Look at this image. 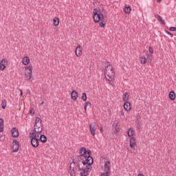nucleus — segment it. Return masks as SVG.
Returning <instances> with one entry per match:
<instances>
[{"label": "nucleus", "mask_w": 176, "mask_h": 176, "mask_svg": "<svg viewBox=\"0 0 176 176\" xmlns=\"http://www.w3.org/2000/svg\"><path fill=\"white\" fill-rule=\"evenodd\" d=\"M168 97L171 101H174V100H175V92L174 91H170Z\"/></svg>", "instance_id": "19"}, {"label": "nucleus", "mask_w": 176, "mask_h": 176, "mask_svg": "<svg viewBox=\"0 0 176 176\" xmlns=\"http://www.w3.org/2000/svg\"><path fill=\"white\" fill-rule=\"evenodd\" d=\"M155 17L158 21H160V23H161V24H162L163 25H166V21H164V20L163 19V18H162V16H160V15L155 14Z\"/></svg>", "instance_id": "15"}, {"label": "nucleus", "mask_w": 176, "mask_h": 176, "mask_svg": "<svg viewBox=\"0 0 176 176\" xmlns=\"http://www.w3.org/2000/svg\"><path fill=\"white\" fill-rule=\"evenodd\" d=\"M43 126H37V129H36V134H41L42 133V130H43Z\"/></svg>", "instance_id": "33"}, {"label": "nucleus", "mask_w": 176, "mask_h": 176, "mask_svg": "<svg viewBox=\"0 0 176 176\" xmlns=\"http://www.w3.org/2000/svg\"><path fill=\"white\" fill-rule=\"evenodd\" d=\"M97 11H98V13L100 14H103V16L104 14H105V10L104 9V7L102 6H100L98 7V9H97Z\"/></svg>", "instance_id": "21"}, {"label": "nucleus", "mask_w": 176, "mask_h": 176, "mask_svg": "<svg viewBox=\"0 0 176 176\" xmlns=\"http://www.w3.org/2000/svg\"><path fill=\"white\" fill-rule=\"evenodd\" d=\"M72 166H71V165H70V169H72Z\"/></svg>", "instance_id": "57"}, {"label": "nucleus", "mask_w": 176, "mask_h": 176, "mask_svg": "<svg viewBox=\"0 0 176 176\" xmlns=\"http://www.w3.org/2000/svg\"><path fill=\"white\" fill-rule=\"evenodd\" d=\"M93 19L94 23H98L99 21H102L104 19H105V16H104V14H99L98 11L97 10V8L94 9L93 10Z\"/></svg>", "instance_id": "3"}, {"label": "nucleus", "mask_w": 176, "mask_h": 176, "mask_svg": "<svg viewBox=\"0 0 176 176\" xmlns=\"http://www.w3.org/2000/svg\"><path fill=\"white\" fill-rule=\"evenodd\" d=\"M25 69H28V71H29L28 72L32 73V65H29L28 66H26Z\"/></svg>", "instance_id": "34"}, {"label": "nucleus", "mask_w": 176, "mask_h": 176, "mask_svg": "<svg viewBox=\"0 0 176 176\" xmlns=\"http://www.w3.org/2000/svg\"><path fill=\"white\" fill-rule=\"evenodd\" d=\"M78 168H79L80 171H81L80 173V176H89V172H88L87 170L82 169V168H80V166H79Z\"/></svg>", "instance_id": "14"}, {"label": "nucleus", "mask_w": 176, "mask_h": 176, "mask_svg": "<svg viewBox=\"0 0 176 176\" xmlns=\"http://www.w3.org/2000/svg\"><path fill=\"white\" fill-rule=\"evenodd\" d=\"M28 93H31V91H30V89L28 90Z\"/></svg>", "instance_id": "55"}, {"label": "nucleus", "mask_w": 176, "mask_h": 176, "mask_svg": "<svg viewBox=\"0 0 176 176\" xmlns=\"http://www.w3.org/2000/svg\"><path fill=\"white\" fill-rule=\"evenodd\" d=\"M32 76V73L28 72L25 73V78L28 80H30Z\"/></svg>", "instance_id": "25"}, {"label": "nucleus", "mask_w": 176, "mask_h": 176, "mask_svg": "<svg viewBox=\"0 0 176 176\" xmlns=\"http://www.w3.org/2000/svg\"><path fill=\"white\" fill-rule=\"evenodd\" d=\"M166 33L168 35H170V38H173V37L174 36V35H173L171 32H168V31H167V30H166Z\"/></svg>", "instance_id": "40"}, {"label": "nucleus", "mask_w": 176, "mask_h": 176, "mask_svg": "<svg viewBox=\"0 0 176 176\" xmlns=\"http://www.w3.org/2000/svg\"><path fill=\"white\" fill-rule=\"evenodd\" d=\"M84 109H85V112L87 111V106H85V104L84 106Z\"/></svg>", "instance_id": "47"}, {"label": "nucleus", "mask_w": 176, "mask_h": 176, "mask_svg": "<svg viewBox=\"0 0 176 176\" xmlns=\"http://www.w3.org/2000/svg\"><path fill=\"white\" fill-rule=\"evenodd\" d=\"M30 140H36V133H35V132H32L30 133Z\"/></svg>", "instance_id": "28"}, {"label": "nucleus", "mask_w": 176, "mask_h": 176, "mask_svg": "<svg viewBox=\"0 0 176 176\" xmlns=\"http://www.w3.org/2000/svg\"><path fill=\"white\" fill-rule=\"evenodd\" d=\"M148 52L151 54H153V48L152 47H149Z\"/></svg>", "instance_id": "38"}, {"label": "nucleus", "mask_w": 176, "mask_h": 176, "mask_svg": "<svg viewBox=\"0 0 176 176\" xmlns=\"http://www.w3.org/2000/svg\"><path fill=\"white\" fill-rule=\"evenodd\" d=\"M107 23L105 22V21L103 19L102 21H100L99 25L100 27H101V28H105V25H106Z\"/></svg>", "instance_id": "29"}, {"label": "nucleus", "mask_w": 176, "mask_h": 176, "mask_svg": "<svg viewBox=\"0 0 176 176\" xmlns=\"http://www.w3.org/2000/svg\"><path fill=\"white\" fill-rule=\"evenodd\" d=\"M12 152H18L19 149L20 148V144L19 143V141L16 140H12Z\"/></svg>", "instance_id": "5"}, {"label": "nucleus", "mask_w": 176, "mask_h": 176, "mask_svg": "<svg viewBox=\"0 0 176 176\" xmlns=\"http://www.w3.org/2000/svg\"><path fill=\"white\" fill-rule=\"evenodd\" d=\"M94 162H93V161H92V162H91V163L87 164V165H86L85 167V166H82L81 168L85 169V170H87V171H88L89 173H90V171H91V168H92L91 166H93V164H94Z\"/></svg>", "instance_id": "13"}, {"label": "nucleus", "mask_w": 176, "mask_h": 176, "mask_svg": "<svg viewBox=\"0 0 176 176\" xmlns=\"http://www.w3.org/2000/svg\"><path fill=\"white\" fill-rule=\"evenodd\" d=\"M138 122H140L141 120V116H137V118H136Z\"/></svg>", "instance_id": "43"}, {"label": "nucleus", "mask_w": 176, "mask_h": 176, "mask_svg": "<svg viewBox=\"0 0 176 176\" xmlns=\"http://www.w3.org/2000/svg\"><path fill=\"white\" fill-rule=\"evenodd\" d=\"M138 176H145V175H144L142 174V173H139V174L138 175Z\"/></svg>", "instance_id": "48"}, {"label": "nucleus", "mask_w": 176, "mask_h": 176, "mask_svg": "<svg viewBox=\"0 0 176 176\" xmlns=\"http://www.w3.org/2000/svg\"><path fill=\"white\" fill-rule=\"evenodd\" d=\"M100 133L102 134V133H104V129H102V126L100 127Z\"/></svg>", "instance_id": "44"}, {"label": "nucleus", "mask_w": 176, "mask_h": 176, "mask_svg": "<svg viewBox=\"0 0 176 176\" xmlns=\"http://www.w3.org/2000/svg\"><path fill=\"white\" fill-rule=\"evenodd\" d=\"M31 144L34 148H38L39 146V139L38 138H36L35 140L31 139Z\"/></svg>", "instance_id": "12"}, {"label": "nucleus", "mask_w": 176, "mask_h": 176, "mask_svg": "<svg viewBox=\"0 0 176 176\" xmlns=\"http://www.w3.org/2000/svg\"><path fill=\"white\" fill-rule=\"evenodd\" d=\"M1 108H2V109H5L6 108V100H5V99L2 100Z\"/></svg>", "instance_id": "32"}, {"label": "nucleus", "mask_w": 176, "mask_h": 176, "mask_svg": "<svg viewBox=\"0 0 176 176\" xmlns=\"http://www.w3.org/2000/svg\"><path fill=\"white\" fill-rule=\"evenodd\" d=\"M115 129L116 133H119V131H120V128H119V126H118V124L116 125Z\"/></svg>", "instance_id": "39"}, {"label": "nucleus", "mask_w": 176, "mask_h": 176, "mask_svg": "<svg viewBox=\"0 0 176 176\" xmlns=\"http://www.w3.org/2000/svg\"><path fill=\"white\" fill-rule=\"evenodd\" d=\"M82 50H83V49L80 45H78L76 47L75 54L77 57H80V56H82Z\"/></svg>", "instance_id": "8"}, {"label": "nucleus", "mask_w": 176, "mask_h": 176, "mask_svg": "<svg viewBox=\"0 0 176 176\" xmlns=\"http://www.w3.org/2000/svg\"><path fill=\"white\" fill-rule=\"evenodd\" d=\"M130 147L131 149H135V145H136V140L135 138L132 137L130 139V142H129Z\"/></svg>", "instance_id": "10"}, {"label": "nucleus", "mask_w": 176, "mask_h": 176, "mask_svg": "<svg viewBox=\"0 0 176 176\" xmlns=\"http://www.w3.org/2000/svg\"><path fill=\"white\" fill-rule=\"evenodd\" d=\"M29 113L31 116H34V115H35V109H34V108L30 109Z\"/></svg>", "instance_id": "36"}, {"label": "nucleus", "mask_w": 176, "mask_h": 176, "mask_svg": "<svg viewBox=\"0 0 176 176\" xmlns=\"http://www.w3.org/2000/svg\"><path fill=\"white\" fill-rule=\"evenodd\" d=\"M147 61L148 63H149L151 64V63H152V60H153V56H152V54H148L147 55Z\"/></svg>", "instance_id": "30"}, {"label": "nucleus", "mask_w": 176, "mask_h": 176, "mask_svg": "<svg viewBox=\"0 0 176 176\" xmlns=\"http://www.w3.org/2000/svg\"><path fill=\"white\" fill-rule=\"evenodd\" d=\"M73 172L75 174V168H73Z\"/></svg>", "instance_id": "52"}, {"label": "nucleus", "mask_w": 176, "mask_h": 176, "mask_svg": "<svg viewBox=\"0 0 176 176\" xmlns=\"http://www.w3.org/2000/svg\"><path fill=\"white\" fill-rule=\"evenodd\" d=\"M28 93H31V91H30V89L28 90Z\"/></svg>", "instance_id": "54"}, {"label": "nucleus", "mask_w": 176, "mask_h": 176, "mask_svg": "<svg viewBox=\"0 0 176 176\" xmlns=\"http://www.w3.org/2000/svg\"><path fill=\"white\" fill-rule=\"evenodd\" d=\"M128 137L129 138H131L133 135H134V129L130 128L127 131Z\"/></svg>", "instance_id": "22"}, {"label": "nucleus", "mask_w": 176, "mask_h": 176, "mask_svg": "<svg viewBox=\"0 0 176 176\" xmlns=\"http://www.w3.org/2000/svg\"><path fill=\"white\" fill-rule=\"evenodd\" d=\"M53 23H54V25L55 27H57V25H58V24H60V19H58V17L54 18Z\"/></svg>", "instance_id": "24"}, {"label": "nucleus", "mask_w": 176, "mask_h": 176, "mask_svg": "<svg viewBox=\"0 0 176 176\" xmlns=\"http://www.w3.org/2000/svg\"><path fill=\"white\" fill-rule=\"evenodd\" d=\"M106 72L105 75H107L109 82H112L113 80V76H115V71H113V67L111 65H107L105 67Z\"/></svg>", "instance_id": "2"}, {"label": "nucleus", "mask_w": 176, "mask_h": 176, "mask_svg": "<svg viewBox=\"0 0 176 176\" xmlns=\"http://www.w3.org/2000/svg\"><path fill=\"white\" fill-rule=\"evenodd\" d=\"M43 104H44V102H42L41 103V105H43Z\"/></svg>", "instance_id": "53"}, {"label": "nucleus", "mask_w": 176, "mask_h": 176, "mask_svg": "<svg viewBox=\"0 0 176 176\" xmlns=\"http://www.w3.org/2000/svg\"><path fill=\"white\" fill-rule=\"evenodd\" d=\"M124 109L129 112V111H131V103L130 102H124Z\"/></svg>", "instance_id": "11"}, {"label": "nucleus", "mask_w": 176, "mask_h": 176, "mask_svg": "<svg viewBox=\"0 0 176 176\" xmlns=\"http://www.w3.org/2000/svg\"><path fill=\"white\" fill-rule=\"evenodd\" d=\"M20 96H23V90L21 89V94Z\"/></svg>", "instance_id": "50"}, {"label": "nucleus", "mask_w": 176, "mask_h": 176, "mask_svg": "<svg viewBox=\"0 0 176 176\" xmlns=\"http://www.w3.org/2000/svg\"><path fill=\"white\" fill-rule=\"evenodd\" d=\"M129 93L127 92H125L123 95V98H122V100L124 101V102H128L129 101V96L128 95Z\"/></svg>", "instance_id": "26"}, {"label": "nucleus", "mask_w": 176, "mask_h": 176, "mask_svg": "<svg viewBox=\"0 0 176 176\" xmlns=\"http://www.w3.org/2000/svg\"><path fill=\"white\" fill-rule=\"evenodd\" d=\"M157 2L158 3H160V2H162V0H157Z\"/></svg>", "instance_id": "49"}, {"label": "nucleus", "mask_w": 176, "mask_h": 176, "mask_svg": "<svg viewBox=\"0 0 176 176\" xmlns=\"http://www.w3.org/2000/svg\"><path fill=\"white\" fill-rule=\"evenodd\" d=\"M72 163H74V164H76V162H75V161H72Z\"/></svg>", "instance_id": "51"}, {"label": "nucleus", "mask_w": 176, "mask_h": 176, "mask_svg": "<svg viewBox=\"0 0 176 176\" xmlns=\"http://www.w3.org/2000/svg\"><path fill=\"white\" fill-rule=\"evenodd\" d=\"M38 140L41 141V142H43V144H45L47 142V138L45 135H41Z\"/></svg>", "instance_id": "20"}, {"label": "nucleus", "mask_w": 176, "mask_h": 176, "mask_svg": "<svg viewBox=\"0 0 176 176\" xmlns=\"http://www.w3.org/2000/svg\"><path fill=\"white\" fill-rule=\"evenodd\" d=\"M6 65H8V59L3 58L0 61V69L1 71H5L6 69Z\"/></svg>", "instance_id": "6"}, {"label": "nucleus", "mask_w": 176, "mask_h": 176, "mask_svg": "<svg viewBox=\"0 0 176 176\" xmlns=\"http://www.w3.org/2000/svg\"><path fill=\"white\" fill-rule=\"evenodd\" d=\"M147 59L145 57H142L140 60L141 64H146Z\"/></svg>", "instance_id": "35"}, {"label": "nucleus", "mask_w": 176, "mask_h": 176, "mask_svg": "<svg viewBox=\"0 0 176 176\" xmlns=\"http://www.w3.org/2000/svg\"><path fill=\"white\" fill-rule=\"evenodd\" d=\"M36 129H38V128L34 127V129L32 131V133H35V134H36Z\"/></svg>", "instance_id": "46"}, {"label": "nucleus", "mask_w": 176, "mask_h": 176, "mask_svg": "<svg viewBox=\"0 0 176 176\" xmlns=\"http://www.w3.org/2000/svg\"><path fill=\"white\" fill-rule=\"evenodd\" d=\"M124 12H125V13H126V14L131 13V7H130L129 6L125 5L124 8Z\"/></svg>", "instance_id": "23"}, {"label": "nucleus", "mask_w": 176, "mask_h": 176, "mask_svg": "<svg viewBox=\"0 0 176 176\" xmlns=\"http://www.w3.org/2000/svg\"><path fill=\"white\" fill-rule=\"evenodd\" d=\"M11 135L14 138H17V137H19V129L16 127L12 128L11 130Z\"/></svg>", "instance_id": "9"}, {"label": "nucleus", "mask_w": 176, "mask_h": 176, "mask_svg": "<svg viewBox=\"0 0 176 176\" xmlns=\"http://www.w3.org/2000/svg\"><path fill=\"white\" fill-rule=\"evenodd\" d=\"M81 100H82V101H87V94H86V93H82Z\"/></svg>", "instance_id": "31"}, {"label": "nucleus", "mask_w": 176, "mask_h": 176, "mask_svg": "<svg viewBox=\"0 0 176 176\" xmlns=\"http://www.w3.org/2000/svg\"><path fill=\"white\" fill-rule=\"evenodd\" d=\"M120 115L121 116H124V111H123V110L120 111Z\"/></svg>", "instance_id": "45"}, {"label": "nucleus", "mask_w": 176, "mask_h": 176, "mask_svg": "<svg viewBox=\"0 0 176 176\" xmlns=\"http://www.w3.org/2000/svg\"><path fill=\"white\" fill-rule=\"evenodd\" d=\"M40 122L41 127H43V124H42V120H41L38 117L36 118L34 127H38V123Z\"/></svg>", "instance_id": "18"}, {"label": "nucleus", "mask_w": 176, "mask_h": 176, "mask_svg": "<svg viewBox=\"0 0 176 176\" xmlns=\"http://www.w3.org/2000/svg\"><path fill=\"white\" fill-rule=\"evenodd\" d=\"M71 98L74 101H76V100H78V91H76V90H73L71 93Z\"/></svg>", "instance_id": "16"}, {"label": "nucleus", "mask_w": 176, "mask_h": 176, "mask_svg": "<svg viewBox=\"0 0 176 176\" xmlns=\"http://www.w3.org/2000/svg\"><path fill=\"white\" fill-rule=\"evenodd\" d=\"M22 64H23V65H28V64H30V57H23L22 60Z\"/></svg>", "instance_id": "17"}, {"label": "nucleus", "mask_w": 176, "mask_h": 176, "mask_svg": "<svg viewBox=\"0 0 176 176\" xmlns=\"http://www.w3.org/2000/svg\"><path fill=\"white\" fill-rule=\"evenodd\" d=\"M79 155L77 157V166L79 168L80 166V162L83 166H86L89 163H94V159L91 156V151L90 149H87L86 147H81L79 150Z\"/></svg>", "instance_id": "1"}, {"label": "nucleus", "mask_w": 176, "mask_h": 176, "mask_svg": "<svg viewBox=\"0 0 176 176\" xmlns=\"http://www.w3.org/2000/svg\"><path fill=\"white\" fill-rule=\"evenodd\" d=\"M98 127V124L96 122H92L89 124V131L93 137L96 135V131H97Z\"/></svg>", "instance_id": "4"}, {"label": "nucleus", "mask_w": 176, "mask_h": 176, "mask_svg": "<svg viewBox=\"0 0 176 176\" xmlns=\"http://www.w3.org/2000/svg\"><path fill=\"white\" fill-rule=\"evenodd\" d=\"M4 121L3 119L0 118V133L3 131Z\"/></svg>", "instance_id": "27"}, {"label": "nucleus", "mask_w": 176, "mask_h": 176, "mask_svg": "<svg viewBox=\"0 0 176 176\" xmlns=\"http://www.w3.org/2000/svg\"><path fill=\"white\" fill-rule=\"evenodd\" d=\"M104 171L111 173V161H106L104 162Z\"/></svg>", "instance_id": "7"}, {"label": "nucleus", "mask_w": 176, "mask_h": 176, "mask_svg": "<svg viewBox=\"0 0 176 176\" xmlns=\"http://www.w3.org/2000/svg\"><path fill=\"white\" fill-rule=\"evenodd\" d=\"M85 106L87 107H91V103L89 101H87V102H85Z\"/></svg>", "instance_id": "41"}, {"label": "nucleus", "mask_w": 176, "mask_h": 176, "mask_svg": "<svg viewBox=\"0 0 176 176\" xmlns=\"http://www.w3.org/2000/svg\"><path fill=\"white\" fill-rule=\"evenodd\" d=\"M36 138H39V135H36Z\"/></svg>", "instance_id": "56"}, {"label": "nucleus", "mask_w": 176, "mask_h": 176, "mask_svg": "<svg viewBox=\"0 0 176 176\" xmlns=\"http://www.w3.org/2000/svg\"><path fill=\"white\" fill-rule=\"evenodd\" d=\"M169 31H176V28L175 27H170Z\"/></svg>", "instance_id": "42"}, {"label": "nucleus", "mask_w": 176, "mask_h": 176, "mask_svg": "<svg viewBox=\"0 0 176 176\" xmlns=\"http://www.w3.org/2000/svg\"><path fill=\"white\" fill-rule=\"evenodd\" d=\"M111 175V173L109 172H104V173H101L100 176H109Z\"/></svg>", "instance_id": "37"}]
</instances>
